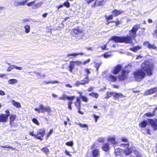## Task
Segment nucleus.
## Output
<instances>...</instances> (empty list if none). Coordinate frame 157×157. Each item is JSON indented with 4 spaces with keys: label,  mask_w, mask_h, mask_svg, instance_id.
I'll return each instance as SVG.
<instances>
[{
    "label": "nucleus",
    "mask_w": 157,
    "mask_h": 157,
    "mask_svg": "<svg viewBox=\"0 0 157 157\" xmlns=\"http://www.w3.org/2000/svg\"><path fill=\"white\" fill-rule=\"evenodd\" d=\"M39 106V108H35L34 109V110L37 111L38 113H44L45 112H46L48 114H50L52 110L49 106H44L42 104L40 105Z\"/></svg>",
    "instance_id": "7ed1b4c3"
},
{
    "label": "nucleus",
    "mask_w": 157,
    "mask_h": 157,
    "mask_svg": "<svg viewBox=\"0 0 157 157\" xmlns=\"http://www.w3.org/2000/svg\"><path fill=\"white\" fill-rule=\"evenodd\" d=\"M24 28L25 29V32L26 33H28L30 31V26L28 25H26L25 26Z\"/></svg>",
    "instance_id": "72a5a7b5"
},
{
    "label": "nucleus",
    "mask_w": 157,
    "mask_h": 157,
    "mask_svg": "<svg viewBox=\"0 0 157 157\" xmlns=\"http://www.w3.org/2000/svg\"><path fill=\"white\" fill-rule=\"evenodd\" d=\"M107 46V44H105L103 46H101V49L102 50H105L106 49V47Z\"/></svg>",
    "instance_id": "69168bd1"
},
{
    "label": "nucleus",
    "mask_w": 157,
    "mask_h": 157,
    "mask_svg": "<svg viewBox=\"0 0 157 157\" xmlns=\"http://www.w3.org/2000/svg\"><path fill=\"white\" fill-rule=\"evenodd\" d=\"M157 92V87H154L148 89L144 92V95H149Z\"/></svg>",
    "instance_id": "9b49d317"
},
{
    "label": "nucleus",
    "mask_w": 157,
    "mask_h": 157,
    "mask_svg": "<svg viewBox=\"0 0 157 157\" xmlns=\"http://www.w3.org/2000/svg\"><path fill=\"white\" fill-rule=\"evenodd\" d=\"M90 61V59H88L86 61H84L83 63L82 62H81L79 61V64H83L85 65L87 63H89Z\"/></svg>",
    "instance_id": "79ce46f5"
},
{
    "label": "nucleus",
    "mask_w": 157,
    "mask_h": 157,
    "mask_svg": "<svg viewBox=\"0 0 157 157\" xmlns=\"http://www.w3.org/2000/svg\"><path fill=\"white\" fill-rule=\"evenodd\" d=\"M6 114H0V122H6L8 120V117L10 116L9 111L8 110L5 111Z\"/></svg>",
    "instance_id": "423d86ee"
},
{
    "label": "nucleus",
    "mask_w": 157,
    "mask_h": 157,
    "mask_svg": "<svg viewBox=\"0 0 157 157\" xmlns=\"http://www.w3.org/2000/svg\"><path fill=\"white\" fill-rule=\"evenodd\" d=\"M34 132L33 131L29 133V135L32 136H35L36 138V134H34Z\"/></svg>",
    "instance_id": "6e6d98bb"
},
{
    "label": "nucleus",
    "mask_w": 157,
    "mask_h": 157,
    "mask_svg": "<svg viewBox=\"0 0 157 157\" xmlns=\"http://www.w3.org/2000/svg\"><path fill=\"white\" fill-rule=\"evenodd\" d=\"M89 95L91 96L94 97L95 98L97 99L99 95L97 93L92 92L89 94Z\"/></svg>",
    "instance_id": "473e14b6"
},
{
    "label": "nucleus",
    "mask_w": 157,
    "mask_h": 157,
    "mask_svg": "<svg viewBox=\"0 0 157 157\" xmlns=\"http://www.w3.org/2000/svg\"><path fill=\"white\" fill-rule=\"evenodd\" d=\"M122 151V149L117 148L115 149L114 153L116 156H121L123 153Z\"/></svg>",
    "instance_id": "6ab92c4d"
},
{
    "label": "nucleus",
    "mask_w": 157,
    "mask_h": 157,
    "mask_svg": "<svg viewBox=\"0 0 157 157\" xmlns=\"http://www.w3.org/2000/svg\"><path fill=\"white\" fill-rule=\"evenodd\" d=\"M14 68L19 70H21L22 69V67H17L15 65L14 67Z\"/></svg>",
    "instance_id": "e2e57ef3"
},
{
    "label": "nucleus",
    "mask_w": 157,
    "mask_h": 157,
    "mask_svg": "<svg viewBox=\"0 0 157 157\" xmlns=\"http://www.w3.org/2000/svg\"><path fill=\"white\" fill-rule=\"evenodd\" d=\"M140 28L139 24H136L132 27L131 29L129 30L128 35L122 36H113L111 37L110 40L116 43L131 44L132 43V40L136 37V33Z\"/></svg>",
    "instance_id": "f03ea898"
},
{
    "label": "nucleus",
    "mask_w": 157,
    "mask_h": 157,
    "mask_svg": "<svg viewBox=\"0 0 157 157\" xmlns=\"http://www.w3.org/2000/svg\"><path fill=\"white\" fill-rule=\"evenodd\" d=\"M16 117V116L15 115H11L10 117V123L11 124L13 123V121L14 120Z\"/></svg>",
    "instance_id": "f704fd0d"
},
{
    "label": "nucleus",
    "mask_w": 157,
    "mask_h": 157,
    "mask_svg": "<svg viewBox=\"0 0 157 157\" xmlns=\"http://www.w3.org/2000/svg\"><path fill=\"white\" fill-rule=\"evenodd\" d=\"M130 71L129 70H123L122 71L121 74L118 76L120 81H123L127 78L128 75Z\"/></svg>",
    "instance_id": "39448f33"
},
{
    "label": "nucleus",
    "mask_w": 157,
    "mask_h": 157,
    "mask_svg": "<svg viewBox=\"0 0 157 157\" xmlns=\"http://www.w3.org/2000/svg\"><path fill=\"white\" fill-rule=\"evenodd\" d=\"M32 121L37 125H40V123L35 118H33L32 119Z\"/></svg>",
    "instance_id": "58836bf2"
},
{
    "label": "nucleus",
    "mask_w": 157,
    "mask_h": 157,
    "mask_svg": "<svg viewBox=\"0 0 157 157\" xmlns=\"http://www.w3.org/2000/svg\"><path fill=\"white\" fill-rule=\"evenodd\" d=\"M147 124V122L146 120H143L139 124V126L140 128H145Z\"/></svg>",
    "instance_id": "4be33fe9"
},
{
    "label": "nucleus",
    "mask_w": 157,
    "mask_h": 157,
    "mask_svg": "<svg viewBox=\"0 0 157 157\" xmlns=\"http://www.w3.org/2000/svg\"><path fill=\"white\" fill-rule=\"evenodd\" d=\"M29 0H24L23 1H20V6L24 5L29 1Z\"/></svg>",
    "instance_id": "a19ab883"
},
{
    "label": "nucleus",
    "mask_w": 157,
    "mask_h": 157,
    "mask_svg": "<svg viewBox=\"0 0 157 157\" xmlns=\"http://www.w3.org/2000/svg\"><path fill=\"white\" fill-rule=\"evenodd\" d=\"M45 134V130L43 129H38L36 133V138L38 139L42 140V137H43Z\"/></svg>",
    "instance_id": "0eeeda50"
},
{
    "label": "nucleus",
    "mask_w": 157,
    "mask_h": 157,
    "mask_svg": "<svg viewBox=\"0 0 157 157\" xmlns=\"http://www.w3.org/2000/svg\"><path fill=\"white\" fill-rule=\"evenodd\" d=\"M108 52H106L103 55V56L105 58H107L111 56L110 55L108 54Z\"/></svg>",
    "instance_id": "49530a36"
},
{
    "label": "nucleus",
    "mask_w": 157,
    "mask_h": 157,
    "mask_svg": "<svg viewBox=\"0 0 157 157\" xmlns=\"http://www.w3.org/2000/svg\"><path fill=\"white\" fill-rule=\"evenodd\" d=\"M120 146L125 148L124 149V152L126 156L129 155L132 152V150L129 148V143L127 144H121Z\"/></svg>",
    "instance_id": "20e7f679"
},
{
    "label": "nucleus",
    "mask_w": 157,
    "mask_h": 157,
    "mask_svg": "<svg viewBox=\"0 0 157 157\" xmlns=\"http://www.w3.org/2000/svg\"><path fill=\"white\" fill-rule=\"evenodd\" d=\"M53 132V129H50L49 132L47 134V138H48L52 133Z\"/></svg>",
    "instance_id": "09e8293b"
},
{
    "label": "nucleus",
    "mask_w": 157,
    "mask_h": 157,
    "mask_svg": "<svg viewBox=\"0 0 157 157\" xmlns=\"http://www.w3.org/2000/svg\"><path fill=\"white\" fill-rule=\"evenodd\" d=\"M35 2V1L31 2H30L28 3L27 5L28 6H30L34 3Z\"/></svg>",
    "instance_id": "338daca9"
},
{
    "label": "nucleus",
    "mask_w": 157,
    "mask_h": 157,
    "mask_svg": "<svg viewBox=\"0 0 157 157\" xmlns=\"http://www.w3.org/2000/svg\"><path fill=\"white\" fill-rule=\"evenodd\" d=\"M153 35L154 36L157 37V29H156L154 31L153 33Z\"/></svg>",
    "instance_id": "680f3d73"
},
{
    "label": "nucleus",
    "mask_w": 157,
    "mask_h": 157,
    "mask_svg": "<svg viewBox=\"0 0 157 157\" xmlns=\"http://www.w3.org/2000/svg\"><path fill=\"white\" fill-rule=\"evenodd\" d=\"M101 148L102 151L106 152L109 151L110 149L109 144L108 143L103 144Z\"/></svg>",
    "instance_id": "2eb2a0df"
},
{
    "label": "nucleus",
    "mask_w": 157,
    "mask_h": 157,
    "mask_svg": "<svg viewBox=\"0 0 157 157\" xmlns=\"http://www.w3.org/2000/svg\"><path fill=\"white\" fill-rule=\"evenodd\" d=\"M78 65V61L71 62L69 66L70 71L72 72V70L75 67H77Z\"/></svg>",
    "instance_id": "f8f14e48"
},
{
    "label": "nucleus",
    "mask_w": 157,
    "mask_h": 157,
    "mask_svg": "<svg viewBox=\"0 0 157 157\" xmlns=\"http://www.w3.org/2000/svg\"><path fill=\"white\" fill-rule=\"evenodd\" d=\"M142 48V47L141 46H137L130 48L129 50L134 52H136L138 50Z\"/></svg>",
    "instance_id": "5701e85b"
},
{
    "label": "nucleus",
    "mask_w": 157,
    "mask_h": 157,
    "mask_svg": "<svg viewBox=\"0 0 157 157\" xmlns=\"http://www.w3.org/2000/svg\"><path fill=\"white\" fill-rule=\"evenodd\" d=\"M107 80L112 82H115L117 80V77L111 74L109 75L107 77Z\"/></svg>",
    "instance_id": "dca6fc26"
},
{
    "label": "nucleus",
    "mask_w": 157,
    "mask_h": 157,
    "mask_svg": "<svg viewBox=\"0 0 157 157\" xmlns=\"http://www.w3.org/2000/svg\"><path fill=\"white\" fill-rule=\"evenodd\" d=\"M63 6L66 7L67 8H69L70 6V4L68 1L65 2L63 4Z\"/></svg>",
    "instance_id": "c03bdc74"
},
{
    "label": "nucleus",
    "mask_w": 157,
    "mask_h": 157,
    "mask_svg": "<svg viewBox=\"0 0 157 157\" xmlns=\"http://www.w3.org/2000/svg\"><path fill=\"white\" fill-rule=\"evenodd\" d=\"M125 96H124L122 94L120 93L114 92L113 95V98L115 99H118L119 98H123L125 97Z\"/></svg>",
    "instance_id": "a211bd4d"
},
{
    "label": "nucleus",
    "mask_w": 157,
    "mask_h": 157,
    "mask_svg": "<svg viewBox=\"0 0 157 157\" xmlns=\"http://www.w3.org/2000/svg\"><path fill=\"white\" fill-rule=\"evenodd\" d=\"M143 44L144 46L147 47L149 49H156L157 48V47L155 45L150 44V42L148 41L144 42L143 43Z\"/></svg>",
    "instance_id": "ddd939ff"
},
{
    "label": "nucleus",
    "mask_w": 157,
    "mask_h": 157,
    "mask_svg": "<svg viewBox=\"0 0 157 157\" xmlns=\"http://www.w3.org/2000/svg\"><path fill=\"white\" fill-rule=\"evenodd\" d=\"M79 125L82 128H86L87 129L88 128V126L87 124H82L81 123H79Z\"/></svg>",
    "instance_id": "a18cd8bd"
},
{
    "label": "nucleus",
    "mask_w": 157,
    "mask_h": 157,
    "mask_svg": "<svg viewBox=\"0 0 157 157\" xmlns=\"http://www.w3.org/2000/svg\"><path fill=\"white\" fill-rule=\"evenodd\" d=\"M74 98V96L69 97L63 94L62 95L61 97L59 98L58 99L59 100H62L63 101H65L67 99L72 101Z\"/></svg>",
    "instance_id": "4468645a"
},
{
    "label": "nucleus",
    "mask_w": 157,
    "mask_h": 157,
    "mask_svg": "<svg viewBox=\"0 0 157 157\" xmlns=\"http://www.w3.org/2000/svg\"><path fill=\"white\" fill-rule=\"evenodd\" d=\"M122 68V65H121L117 64L114 67V69L111 71V73L114 75H117L121 71Z\"/></svg>",
    "instance_id": "6e6552de"
},
{
    "label": "nucleus",
    "mask_w": 157,
    "mask_h": 157,
    "mask_svg": "<svg viewBox=\"0 0 157 157\" xmlns=\"http://www.w3.org/2000/svg\"><path fill=\"white\" fill-rule=\"evenodd\" d=\"M123 11L121 10H118L117 9H114L111 12L113 15L114 17H116L119 15L121 14Z\"/></svg>",
    "instance_id": "f3484780"
},
{
    "label": "nucleus",
    "mask_w": 157,
    "mask_h": 157,
    "mask_svg": "<svg viewBox=\"0 0 157 157\" xmlns=\"http://www.w3.org/2000/svg\"><path fill=\"white\" fill-rule=\"evenodd\" d=\"M89 82L88 76H86L84 79L82 80L80 82H79V85L80 84L84 85L86 83H88Z\"/></svg>",
    "instance_id": "393cba45"
},
{
    "label": "nucleus",
    "mask_w": 157,
    "mask_h": 157,
    "mask_svg": "<svg viewBox=\"0 0 157 157\" xmlns=\"http://www.w3.org/2000/svg\"><path fill=\"white\" fill-rule=\"evenodd\" d=\"M10 65V67H8L7 69V71H10L12 70L14 68L15 65H14L10 64V63H8Z\"/></svg>",
    "instance_id": "4c0bfd02"
},
{
    "label": "nucleus",
    "mask_w": 157,
    "mask_h": 157,
    "mask_svg": "<svg viewBox=\"0 0 157 157\" xmlns=\"http://www.w3.org/2000/svg\"><path fill=\"white\" fill-rule=\"evenodd\" d=\"M155 115V113L153 112L152 113L148 112L144 114V115L148 117H152L154 116Z\"/></svg>",
    "instance_id": "2f4dec72"
},
{
    "label": "nucleus",
    "mask_w": 157,
    "mask_h": 157,
    "mask_svg": "<svg viewBox=\"0 0 157 157\" xmlns=\"http://www.w3.org/2000/svg\"><path fill=\"white\" fill-rule=\"evenodd\" d=\"M102 64L101 62H100L99 63H97L96 62H94V67L96 68V70L97 71H98V69L101 66Z\"/></svg>",
    "instance_id": "c85d7f7f"
},
{
    "label": "nucleus",
    "mask_w": 157,
    "mask_h": 157,
    "mask_svg": "<svg viewBox=\"0 0 157 157\" xmlns=\"http://www.w3.org/2000/svg\"><path fill=\"white\" fill-rule=\"evenodd\" d=\"M93 157H98L100 155V152L99 149H95L92 151Z\"/></svg>",
    "instance_id": "aec40b11"
},
{
    "label": "nucleus",
    "mask_w": 157,
    "mask_h": 157,
    "mask_svg": "<svg viewBox=\"0 0 157 157\" xmlns=\"http://www.w3.org/2000/svg\"><path fill=\"white\" fill-rule=\"evenodd\" d=\"M78 29H75L73 30V35L75 36H78Z\"/></svg>",
    "instance_id": "ea45409f"
},
{
    "label": "nucleus",
    "mask_w": 157,
    "mask_h": 157,
    "mask_svg": "<svg viewBox=\"0 0 157 157\" xmlns=\"http://www.w3.org/2000/svg\"><path fill=\"white\" fill-rule=\"evenodd\" d=\"M93 116L94 117V118L95 122H97V121H98V119L99 118V117L98 116H97L96 115L94 114H93Z\"/></svg>",
    "instance_id": "3c124183"
},
{
    "label": "nucleus",
    "mask_w": 157,
    "mask_h": 157,
    "mask_svg": "<svg viewBox=\"0 0 157 157\" xmlns=\"http://www.w3.org/2000/svg\"><path fill=\"white\" fill-rule=\"evenodd\" d=\"M94 0H85L86 3L88 4H90V3L94 1Z\"/></svg>",
    "instance_id": "13d9d810"
},
{
    "label": "nucleus",
    "mask_w": 157,
    "mask_h": 157,
    "mask_svg": "<svg viewBox=\"0 0 157 157\" xmlns=\"http://www.w3.org/2000/svg\"><path fill=\"white\" fill-rule=\"evenodd\" d=\"M107 141L110 142L111 144H115L117 143L116 141L115 136L109 137L107 139Z\"/></svg>",
    "instance_id": "412c9836"
},
{
    "label": "nucleus",
    "mask_w": 157,
    "mask_h": 157,
    "mask_svg": "<svg viewBox=\"0 0 157 157\" xmlns=\"http://www.w3.org/2000/svg\"><path fill=\"white\" fill-rule=\"evenodd\" d=\"M14 5L16 6H20V1L18 0H15L14 1Z\"/></svg>",
    "instance_id": "de8ad7c7"
},
{
    "label": "nucleus",
    "mask_w": 157,
    "mask_h": 157,
    "mask_svg": "<svg viewBox=\"0 0 157 157\" xmlns=\"http://www.w3.org/2000/svg\"><path fill=\"white\" fill-rule=\"evenodd\" d=\"M72 103V102H70L68 103V108L69 109H70V110L72 109L71 105Z\"/></svg>",
    "instance_id": "052dcab7"
},
{
    "label": "nucleus",
    "mask_w": 157,
    "mask_h": 157,
    "mask_svg": "<svg viewBox=\"0 0 157 157\" xmlns=\"http://www.w3.org/2000/svg\"><path fill=\"white\" fill-rule=\"evenodd\" d=\"M59 82L57 81H44L43 83L44 84H48L50 83L52 84L55 83H58Z\"/></svg>",
    "instance_id": "bb28decb"
},
{
    "label": "nucleus",
    "mask_w": 157,
    "mask_h": 157,
    "mask_svg": "<svg viewBox=\"0 0 157 157\" xmlns=\"http://www.w3.org/2000/svg\"><path fill=\"white\" fill-rule=\"evenodd\" d=\"M113 17L114 16L113 14L110 15L108 16H105V19L107 21H108L109 20H112L113 19Z\"/></svg>",
    "instance_id": "e433bc0d"
},
{
    "label": "nucleus",
    "mask_w": 157,
    "mask_h": 157,
    "mask_svg": "<svg viewBox=\"0 0 157 157\" xmlns=\"http://www.w3.org/2000/svg\"><path fill=\"white\" fill-rule=\"evenodd\" d=\"M17 80L14 78L10 79L8 81V84L11 85H15L17 83Z\"/></svg>",
    "instance_id": "b1692460"
},
{
    "label": "nucleus",
    "mask_w": 157,
    "mask_h": 157,
    "mask_svg": "<svg viewBox=\"0 0 157 157\" xmlns=\"http://www.w3.org/2000/svg\"><path fill=\"white\" fill-rule=\"evenodd\" d=\"M80 98L82 99V101L87 102L88 101V99L85 96H83L82 95V93H79Z\"/></svg>",
    "instance_id": "cd10ccee"
},
{
    "label": "nucleus",
    "mask_w": 157,
    "mask_h": 157,
    "mask_svg": "<svg viewBox=\"0 0 157 157\" xmlns=\"http://www.w3.org/2000/svg\"><path fill=\"white\" fill-rule=\"evenodd\" d=\"M121 141L124 142H127L128 141V139L125 138H122L121 139Z\"/></svg>",
    "instance_id": "4d7b16f0"
},
{
    "label": "nucleus",
    "mask_w": 157,
    "mask_h": 157,
    "mask_svg": "<svg viewBox=\"0 0 157 157\" xmlns=\"http://www.w3.org/2000/svg\"><path fill=\"white\" fill-rule=\"evenodd\" d=\"M66 144L68 146H71L73 145V143L72 141L68 142L66 143Z\"/></svg>",
    "instance_id": "8fccbe9b"
},
{
    "label": "nucleus",
    "mask_w": 157,
    "mask_h": 157,
    "mask_svg": "<svg viewBox=\"0 0 157 157\" xmlns=\"http://www.w3.org/2000/svg\"><path fill=\"white\" fill-rule=\"evenodd\" d=\"M94 89V87L90 86V87H89L87 91L88 92L91 91H93V90Z\"/></svg>",
    "instance_id": "0e129e2a"
},
{
    "label": "nucleus",
    "mask_w": 157,
    "mask_h": 157,
    "mask_svg": "<svg viewBox=\"0 0 157 157\" xmlns=\"http://www.w3.org/2000/svg\"><path fill=\"white\" fill-rule=\"evenodd\" d=\"M105 140V138L103 137H99L97 140V141L98 143H104Z\"/></svg>",
    "instance_id": "c9c22d12"
},
{
    "label": "nucleus",
    "mask_w": 157,
    "mask_h": 157,
    "mask_svg": "<svg viewBox=\"0 0 157 157\" xmlns=\"http://www.w3.org/2000/svg\"><path fill=\"white\" fill-rule=\"evenodd\" d=\"M1 146L2 147L9 148L10 149H13V147L12 146H7V145H6L5 146Z\"/></svg>",
    "instance_id": "bf43d9fd"
},
{
    "label": "nucleus",
    "mask_w": 157,
    "mask_h": 157,
    "mask_svg": "<svg viewBox=\"0 0 157 157\" xmlns=\"http://www.w3.org/2000/svg\"><path fill=\"white\" fill-rule=\"evenodd\" d=\"M134 154H135L136 155V157H140V154L138 152V151H134Z\"/></svg>",
    "instance_id": "864d4df0"
},
{
    "label": "nucleus",
    "mask_w": 157,
    "mask_h": 157,
    "mask_svg": "<svg viewBox=\"0 0 157 157\" xmlns=\"http://www.w3.org/2000/svg\"><path fill=\"white\" fill-rule=\"evenodd\" d=\"M114 92H107L106 93V96L105 98L108 99L110 97H111L112 96H113Z\"/></svg>",
    "instance_id": "7c9ffc66"
},
{
    "label": "nucleus",
    "mask_w": 157,
    "mask_h": 157,
    "mask_svg": "<svg viewBox=\"0 0 157 157\" xmlns=\"http://www.w3.org/2000/svg\"><path fill=\"white\" fill-rule=\"evenodd\" d=\"M42 150L46 154H48L49 152V150L46 147L43 148Z\"/></svg>",
    "instance_id": "37998d69"
},
{
    "label": "nucleus",
    "mask_w": 157,
    "mask_h": 157,
    "mask_svg": "<svg viewBox=\"0 0 157 157\" xmlns=\"http://www.w3.org/2000/svg\"><path fill=\"white\" fill-rule=\"evenodd\" d=\"M115 25H120L121 24V22L118 19H116V21H115Z\"/></svg>",
    "instance_id": "5fc2aeb1"
},
{
    "label": "nucleus",
    "mask_w": 157,
    "mask_h": 157,
    "mask_svg": "<svg viewBox=\"0 0 157 157\" xmlns=\"http://www.w3.org/2000/svg\"><path fill=\"white\" fill-rule=\"evenodd\" d=\"M12 103L14 106L17 108H18L21 107L20 103L15 101L14 100H12Z\"/></svg>",
    "instance_id": "c756f323"
},
{
    "label": "nucleus",
    "mask_w": 157,
    "mask_h": 157,
    "mask_svg": "<svg viewBox=\"0 0 157 157\" xmlns=\"http://www.w3.org/2000/svg\"><path fill=\"white\" fill-rule=\"evenodd\" d=\"M78 55V53H69L67 55V57H69V58L71 59L75 57Z\"/></svg>",
    "instance_id": "a878e982"
},
{
    "label": "nucleus",
    "mask_w": 157,
    "mask_h": 157,
    "mask_svg": "<svg viewBox=\"0 0 157 157\" xmlns=\"http://www.w3.org/2000/svg\"><path fill=\"white\" fill-rule=\"evenodd\" d=\"M85 71L87 74V75H89L90 73V71L89 69L88 68H86L85 69Z\"/></svg>",
    "instance_id": "774afa93"
},
{
    "label": "nucleus",
    "mask_w": 157,
    "mask_h": 157,
    "mask_svg": "<svg viewBox=\"0 0 157 157\" xmlns=\"http://www.w3.org/2000/svg\"><path fill=\"white\" fill-rule=\"evenodd\" d=\"M148 121L151 125V127L153 128L154 131H155L157 130V119H156L155 122L154 120L152 119H148Z\"/></svg>",
    "instance_id": "1a4fd4ad"
},
{
    "label": "nucleus",
    "mask_w": 157,
    "mask_h": 157,
    "mask_svg": "<svg viewBox=\"0 0 157 157\" xmlns=\"http://www.w3.org/2000/svg\"><path fill=\"white\" fill-rule=\"evenodd\" d=\"M42 5V2H40L36 3V8H39Z\"/></svg>",
    "instance_id": "603ef678"
},
{
    "label": "nucleus",
    "mask_w": 157,
    "mask_h": 157,
    "mask_svg": "<svg viewBox=\"0 0 157 157\" xmlns=\"http://www.w3.org/2000/svg\"><path fill=\"white\" fill-rule=\"evenodd\" d=\"M153 69L154 66L145 60L141 64V69L133 72V75L135 80L139 82L145 77L146 74L148 76L152 75Z\"/></svg>",
    "instance_id": "f257e3e1"
},
{
    "label": "nucleus",
    "mask_w": 157,
    "mask_h": 157,
    "mask_svg": "<svg viewBox=\"0 0 157 157\" xmlns=\"http://www.w3.org/2000/svg\"><path fill=\"white\" fill-rule=\"evenodd\" d=\"M104 0H96L95 2L91 5L92 8L96 6H101L104 4Z\"/></svg>",
    "instance_id": "9d476101"
}]
</instances>
